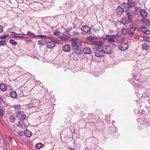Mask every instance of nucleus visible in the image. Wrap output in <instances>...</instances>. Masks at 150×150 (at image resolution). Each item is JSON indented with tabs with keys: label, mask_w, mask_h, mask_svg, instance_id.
Masks as SVG:
<instances>
[{
	"label": "nucleus",
	"mask_w": 150,
	"mask_h": 150,
	"mask_svg": "<svg viewBox=\"0 0 150 150\" xmlns=\"http://www.w3.org/2000/svg\"><path fill=\"white\" fill-rule=\"evenodd\" d=\"M118 48L122 51L126 50L128 48V45L125 42H122L118 45Z\"/></svg>",
	"instance_id": "7ed1b4c3"
},
{
	"label": "nucleus",
	"mask_w": 150,
	"mask_h": 150,
	"mask_svg": "<svg viewBox=\"0 0 150 150\" xmlns=\"http://www.w3.org/2000/svg\"><path fill=\"white\" fill-rule=\"evenodd\" d=\"M4 150H5L4 149Z\"/></svg>",
	"instance_id": "e2e57ef3"
},
{
	"label": "nucleus",
	"mask_w": 150,
	"mask_h": 150,
	"mask_svg": "<svg viewBox=\"0 0 150 150\" xmlns=\"http://www.w3.org/2000/svg\"><path fill=\"white\" fill-rule=\"evenodd\" d=\"M110 37V35H106L105 36V37L104 38V40H107Z\"/></svg>",
	"instance_id": "58836bf2"
},
{
	"label": "nucleus",
	"mask_w": 150,
	"mask_h": 150,
	"mask_svg": "<svg viewBox=\"0 0 150 150\" xmlns=\"http://www.w3.org/2000/svg\"><path fill=\"white\" fill-rule=\"evenodd\" d=\"M17 118L22 121L25 119L26 116L23 112H18L16 114Z\"/></svg>",
	"instance_id": "20e7f679"
},
{
	"label": "nucleus",
	"mask_w": 150,
	"mask_h": 150,
	"mask_svg": "<svg viewBox=\"0 0 150 150\" xmlns=\"http://www.w3.org/2000/svg\"><path fill=\"white\" fill-rule=\"evenodd\" d=\"M134 34H135V33L133 32H131V33H129V35L131 36H132Z\"/></svg>",
	"instance_id": "79ce46f5"
},
{
	"label": "nucleus",
	"mask_w": 150,
	"mask_h": 150,
	"mask_svg": "<svg viewBox=\"0 0 150 150\" xmlns=\"http://www.w3.org/2000/svg\"><path fill=\"white\" fill-rule=\"evenodd\" d=\"M3 27L0 25V33L1 32L3 31Z\"/></svg>",
	"instance_id": "37998d69"
},
{
	"label": "nucleus",
	"mask_w": 150,
	"mask_h": 150,
	"mask_svg": "<svg viewBox=\"0 0 150 150\" xmlns=\"http://www.w3.org/2000/svg\"><path fill=\"white\" fill-rule=\"evenodd\" d=\"M23 125H21V127L22 128H24L26 126V125H25V124H23Z\"/></svg>",
	"instance_id": "603ef678"
},
{
	"label": "nucleus",
	"mask_w": 150,
	"mask_h": 150,
	"mask_svg": "<svg viewBox=\"0 0 150 150\" xmlns=\"http://www.w3.org/2000/svg\"><path fill=\"white\" fill-rule=\"evenodd\" d=\"M52 41L54 42V44H55V43L59 44V40H53L52 41Z\"/></svg>",
	"instance_id": "c9c22d12"
},
{
	"label": "nucleus",
	"mask_w": 150,
	"mask_h": 150,
	"mask_svg": "<svg viewBox=\"0 0 150 150\" xmlns=\"http://www.w3.org/2000/svg\"><path fill=\"white\" fill-rule=\"evenodd\" d=\"M9 94H17V93L16 91H12Z\"/></svg>",
	"instance_id": "09e8293b"
},
{
	"label": "nucleus",
	"mask_w": 150,
	"mask_h": 150,
	"mask_svg": "<svg viewBox=\"0 0 150 150\" xmlns=\"http://www.w3.org/2000/svg\"><path fill=\"white\" fill-rule=\"evenodd\" d=\"M70 150H75V149L73 148H71L70 149Z\"/></svg>",
	"instance_id": "6e6d98bb"
},
{
	"label": "nucleus",
	"mask_w": 150,
	"mask_h": 150,
	"mask_svg": "<svg viewBox=\"0 0 150 150\" xmlns=\"http://www.w3.org/2000/svg\"><path fill=\"white\" fill-rule=\"evenodd\" d=\"M23 37V36H14L13 37L14 38H19V37L22 38V37Z\"/></svg>",
	"instance_id": "8fccbe9b"
},
{
	"label": "nucleus",
	"mask_w": 150,
	"mask_h": 150,
	"mask_svg": "<svg viewBox=\"0 0 150 150\" xmlns=\"http://www.w3.org/2000/svg\"><path fill=\"white\" fill-rule=\"evenodd\" d=\"M8 35H6L5 34H4L0 38L2 39L6 38L8 36Z\"/></svg>",
	"instance_id": "473e14b6"
},
{
	"label": "nucleus",
	"mask_w": 150,
	"mask_h": 150,
	"mask_svg": "<svg viewBox=\"0 0 150 150\" xmlns=\"http://www.w3.org/2000/svg\"><path fill=\"white\" fill-rule=\"evenodd\" d=\"M0 114H1V115L2 116H3V115L2 114V112L1 111H0Z\"/></svg>",
	"instance_id": "13d9d810"
},
{
	"label": "nucleus",
	"mask_w": 150,
	"mask_h": 150,
	"mask_svg": "<svg viewBox=\"0 0 150 150\" xmlns=\"http://www.w3.org/2000/svg\"><path fill=\"white\" fill-rule=\"evenodd\" d=\"M26 35L33 36H37V35H35L34 33H31L30 32H28L27 33Z\"/></svg>",
	"instance_id": "bb28decb"
},
{
	"label": "nucleus",
	"mask_w": 150,
	"mask_h": 150,
	"mask_svg": "<svg viewBox=\"0 0 150 150\" xmlns=\"http://www.w3.org/2000/svg\"><path fill=\"white\" fill-rule=\"evenodd\" d=\"M141 21L146 25H149L150 24V21L148 20L143 19V18H142L141 19Z\"/></svg>",
	"instance_id": "5701e85b"
},
{
	"label": "nucleus",
	"mask_w": 150,
	"mask_h": 150,
	"mask_svg": "<svg viewBox=\"0 0 150 150\" xmlns=\"http://www.w3.org/2000/svg\"><path fill=\"white\" fill-rule=\"evenodd\" d=\"M87 40L91 42H93V40L94 39L93 37H88L87 38Z\"/></svg>",
	"instance_id": "7c9ffc66"
},
{
	"label": "nucleus",
	"mask_w": 150,
	"mask_h": 150,
	"mask_svg": "<svg viewBox=\"0 0 150 150\" xmlns=\"http://www.w3.org/2000/svg\"><path fill=\"white\" fill-rule=\"evenodd\" d=\"M69 38V37L68 36H64L62 37V39L63 40H68Z\"/></svg>",
	"instance_id": "c756f323"
},
{
	"label": "nucleus",
	"mask_w": 150,
	"mask_h": 150,
	"mask_svg": "<svg viewBox=\"0 0 150 150\" xmlns=\"http://www.w3.org/2000/svg\"><path fill=\"white\" fill-rule=\"evenodd\" d=\"M91 28L87 25H83L81 28V29L82 31L86 33H88L91 30Z\"/></svg>",
	"instance_id": "1a4fd4ad"
},
{
	"label": "nucleus",
	"mask_w": 150,
	"mask_h": 150,
	"mask_svg": "<svg viewBox=\"0 0 150 150\" xmlns=\"http://www.w3.org/2000/svg\"><path fill=\"white\" fill-rule=\"evenodd\" d=\"M6 43V42L5 41H0V46H1Z\"/></svg>",
	"instance_id": "4c0bfd02"
},
{
	"label": "nucleus",
	"mask_w": 150,
	"mask_h": 150,
	"mask_svg": "<svg viewBox=\"0 0 150 150\" xmlns=\"http://www.w3.org/2000/svg\"><path fill=\"white\" fill-rule=\"evenodd\" d=\"M34 107L37 106L40 104V101L39 100L35 99L33 102L32 103Z\"/></svg>",
	"instance_id": "412c9836"
},
{
	"label": "nucleus",
	"mask_w": 150,
	"mask_h": 150,
	"mask_svg": "<svg viewBox=\"0 0 150 150\" xmlns=\"http://www.w3.org/2000/svg\"><path fill=\"white\" fill-rule=\"evenodd\" d=\"M139 15L143 18H145L147 17V13L146 11L144 9H141Z\"/></svg>",
	"instance_id": "0eeeda50"
},
{
	"label": "nucleus",
	"mask_w": 150,
	"mask_h": 150,
	"mask_svg": "<svg viewBox=\"0 0 150 150\" xmlns=\"http://www.w3.org/2000/svg\"><path fill=\"white\" fill-rule=\"evenodd\" d=\"M13 107L15 109V111L19 112V111L21 109V105H13Z\"/></svg>",
	"instance_id": "aec40b11"
},
{
	"label": "nucleus",
	"mask_w": 150,
	"mask_h": 150,
	"mask_svg": "<svg viewBox=\"0 0 150 150\" xmlns=\"http://www.w3.org/2000/svg\"><path fill=\"white\" fill-rule=\"evenodd\" d=\"M103 53L106 54L110 53L112 52V48L109 46L107 45L103 47L102 49Z\"/></svg>",
	"instance_id": "39448f33"
},
{
	"label": "nucleus",
	"mask_w": 150,
	"mask_h": 150,
	"mask_svg": "<svg viewBox=\"0 0 150 150\" xmlns=\"http://www.w3.org/2000/svg\"><path fill=\"white\" fill-rule=\"evenodd\" d=\"M93 44L95 45L97 47L99 48L101 47L103 45V42L94 41L93 42Z\"/></svg>",
	"instance_id": "f8f14e48"
},
{
	"label": "nucleus",
	"mask_w": 150,
	"mask_h": 150,
	"mask_svg": "<svg viewBox=\"0 0 150 150\" xmlns=\"http://www.w3.org/2000/svg\"><path fill=\"white\" fill-rule=\"evenodd\" d=\"M9 42L12 45L16 46L17 45V42L13 39H11L9 40Z\"/></svg>",
	"instance_id": "a878e982"
},
{
	"label": "nucleus",
	"mask_w": 150,
	"mask_h": 150,
	"mask_svg": "<svg viewBox=\"0 0 150 150\" xmlns=\"http://www.w3.org/2000/svg\"><path fill=\"white\" fill-rule=\"evenodd\" d=\"M108 41L109 42H115V40L112 37H110L108 39Z\"/></svg>",
	"instance_id": "c85d7f7f"
},
{
	"label": "nucleus",
	"mask_w": 150,
	"mask_h": 150,
	"mask_svg": "<svg viewBox=\"0 0 150 150\" xmlns=\"http://www.w3.org/2000/svg\"><path fill=\"white\" fill-rule=\"evenodd\" d=\"M20 97H21V98L24 97V96L23 94H20Z\"/></svg>",
	"instance_id": "5fc2aeb1"
},
{
	"label": "nucleus",
	"mask_w": 150,
	"mask_h": 150,
	"mask_svg": "<svg viewBox=\"0 0 150 150\" xmlns=\"http://www.w3.org/2000/svg\"><path fill=\"white\" fill-rule=\"evenodd\" d=\"M127 11L126 15L127 16L128 19L129 20V21H132L133 18L132 12L130 11Z\"/></svg>",
	"instance_id": "ddd939ff"
},
{
	"label": "nucleus",
	"mask_w": 150,
	"mask_h": 150,
	"mask_svg": "<svg viewBox=\"0 0 150 150\" xmlns=\"http://www.w3.org/2000/svg\"><path fill=\"white\" fill-rule=\"evenodd\" d=\"M147 30V29L146 28H145V27H143V28H142V30L144 31L145 32V31L146 30Z\"/></svg>",
	"instance_id": "c03bdc74"
},
{
	"label": "nucleus",
	"mask_w": 150,
	"mask_h": 150,
	"mask_svg": "<svg viewBox=\"0 0 150 150\" xmlns=\"http://www.w3.org/2000/svg\"><path fill=\"white\" fill-rule=\"evenodd\" d=\"M24 134L26 137H30L32 135V132L26 129L24 131Z\"/></svg>",
	"instance_id": "f3484780"
},
{
	"label": "nucleus",
	"mask_w": 150,
	"mask_h": 150,
	"mask_svg": "<svg viewBox=\"0 0 150 150\" xmlns=\"http://www.w3.org/2000/svg\"><path fill=\"white\" fill-rule=\"evenodd\" d=\"M53 34L55 35L59 36L60 35V33L58 31L54 32Z\"/></svg>",
	"instance_id": "f704fd0d"
},
{
	"label": "nucleus",
	"mask_w": 150,
	"mask_h": 150,
	"mask_svg": "<svg viewBox=\"0 0 150 150\" xmlns=\"http://www.w3.org/2000/svg\"><path fill=\"white\" fill-rule=\"evenodd\" d=\"M55 45V44H54V42L52 40L50 42H48L46 44L47 47L49 49H52L54 47Z\"/></svg>",
	"instance_id": "9b49d317"
},
{
	"label": "nucleus",
	"mask_w": 150,
	"mask_h": 150,
	"mask_svg": "<svg viewBox=\"0 0 150 150\" xmlns=\"http://www.w3.org/2000/svg\"><path fill=\"white\" fill-rule=\"evenodd\" d=\"M38 44L39 45H44V43L43 41L42 40L38 41Z\"/></svg>",
	"instance_id": "2f4dec72"
},
{
	"label": "nucleus",
	"mask_w": 150,
	"mask_h": 150,
	"mask_svg": "<svg viewBox=\"0 0 150 150\" xmlns=\"http://www.w3.org/2000/svg\"><path fill=\"white\" fill-rule=\"evenodd\" d=\"M136 30H137V31H139V29L138 28H133L132 30L133 31H135Z\"/></svg>",
	"instance_id": "ea45409f"
},
{
	"label": "nucleus",
	"mask_w": 150,
	"mask_h": 150,
	"mask_svg": "<svg viewBox=\"0 0 150 150\" xmlns=\"http://www.w3.org/2000/svg\"><path fill=\"white\" fill-rule=\"evenodd\" d=\"M115 44H112V47H113V48H115Z\"/></svg>",
	"instance_id": "864d4df0"
},
{
	"label": "nucleus",
	"mask_w": 150,
	"mask_h": 150,
	"mask_svg": "<svg viewBox=\"0 0 150 150\" xmlns=\"http://www.w3.org/2000/svg\"><path fill=\"white\" fill-rule=\"evenodd\" d=\"M145 32L147 34H149L150 33V31L149 30H146L145 31Z\"/></svg>",
	"instance_id": "de8ad7c7"
},
{
	"label": "nucleus",
	"mask_w": 150,
	"mask_h": 150,
	"mask_svg": "<svg viewBox=\"0 0 150 150\" xmlns=\"http://www.w3.org/2000/svg\"><path fill=\"white\" fill-rule=\"evenodd\" d=\"M10 139H9V141H11V140L12 139V138L11 137H10V138H9Z\"/></svg>",
	"instance_id": "4d7b16f0"
},
{
	"label": "nucleus",
	"mask_w": 150,
	"mask_h": 150,
	"mask_svg": "<svg viewBox=\"0 0 150 150\" xmlns=\"http://www.w3.org/2000/svg\"><path fill=\"white\" fill-rule=\"evenodd\" d=\"M24 100V99H21V100Z\"/></svg>",
	"instance_id": "052dcab7"
},
{
	"label": "nucleus",
	"mask_w": 150,
	"mask_h": 150,
	"mask_svg": "<svg viewBox=\"0 0 150 150\" xmlns=\"http://www.w3.org/2000/svg\"><path fill=\"white\" fill-rule=\"evenodd\" d=\"M122 33L124 35H126L129 33V30L127 28H123L122 30Z\"/></svg>",
	"instance_id": "b1692460"
},
{
	"label": "nucleus",
	"mask_w": 150,
	"mask_h": 150,
	"mask_svg": "<svg viewBox=\"0 0 150 150\" xmlns=\"http://www.w3.org/2000/svg\"><path fill=\"white\" fill-rule=\"evenodd\" d=\"M135 3L133 0H127V2H123L116 9V13L118 15L122 14L124 11H127L135 7Z\"/></svg>",
	"instance_id": "f257e3e1"
},
{
	"label": "nucleus",
	"mask_w": 150,
	"mask_h": 150,
	"mask_svg": "<svg viewBox=\"0 0 150 150\" xmlns=\"http://www.w3.org/2000/svg\"><path fill=\"white\" fill-rule=\"evenodd\" d=\"M110 37H112L113 39L117 37L116 35H110Z\"/></svg>",
	"instance_id": "49530a36"
},
{
	"label": "nucleus",
	"mask_w": 150,
	"mask_h": 150,
	"mask_svg": "<svg viewBox=\"0 0 150 150\" xmlns=\"http://www.w3.org/2000/svg\"><path fill=\"white\" fill-rule=\"evenodd\" d=\"M7 86L3 83L0 84V89L2 91H5L7 90Z\"/></svg>",
	"instance_id": "dca6fc26"
},
{
	"label": "nucleus",
	"mask_w": 150,
	"mask_h": 150,
	"mask_svg": "<svg viewBox=\"0 0 150 150\" xmlns=\"http://www.w3.org/2000/svg\"><path fill=\"white\" fill-rule=\"evenodd\" d=\"M150 47L148 43H145L142 45V48L143 50H148Z\"/></svg>",
	"instance_id": "a211bd4d"
},
{
	"label": "nucleus",
	"mask_w": 150,
	"mask_h": 150,
	"mask_svg": "<svg viewBox=\"0 0 150 150\" xmlns=\"http://www.w3.org/2000/svg\"><path fill=\"white\" fill-rule=\"evenodd\" d=\"M145 41L149 42H150V38L149 37H146L144 38Z\"/></svg>",
	"instance_id": "e433bc0d"
},
{
	"label": "nucleus",
	"mask_w": 150,
	"mask_h": 150,
	"mask_svg": "<svg viewBox=\"0 0 150 150\" xmlns=\"http://www.w3.org/2000/svg\"><path fill=\"white\" fill-rule=\"evenodd\" d=\"M43 146V144L40 143H38L35 145V147L37 149H40Z\"/></svg>",
	"instance_id": "4be33fe9"
},
{
	"label": "nucleus",
	"mask_w": 150,
	"mask_h": 150,
	"mask_svg": "<svg viewBox=\"0 0 150 150\" xmlns=\"http://www.w3.org/2000/svg\"><path fill=\"white\" fill-rule=\"evenodd\" d=\"M16 119L15 116L13 115L11 116L9 118L10 121L12 123L14 122Z\"/></svg>",
	"instance_id": "393cba45"
},
{
	"label": "nucleus",
	"mask_w": 150,
	"mask_h": 150,
	"mask_svg": "<svg viewBox=\"0 0 150 150\" xmlns=\"http://www.w3.org/2000/svg\"><path fill=\"white\" fill-rule=\"evenodd\" d=\"M140 7H138V6L137 7H135L134 10V14L136 15H139V12H140V11L141 10Z\"/></svg>",
	"instance_id": "6ab92c4d"
},
{
	"label": "nucleus",
	"mask_w": 150,
	"mask_h": 150,
	"mask_svg": "<svg viewBox=\"0 0 150 150\" xmlns=\"http://www.w3.org/2000/svg\"><path fill=\"white\" fill-rule=\"evenodd\" d=\"M70 47L68 44L62 46V50L65 52H69L70 50Z\"/></svg>",
	"instance_id": "4468645a"
},
{
	"label": "nucleus",
	"mask_w": 150,
	"mask_h": 150,
	"mask_svg": "<svg viewBox=\"0 0 150 150\" xmlns=\"http://www.w3.org/2000/svg\"><path fill=\"white\" fill-rule=\"evenodd\" d=\"M10 96L13 98H15L17 96V94H8Z\"/></svg>",
	"instance_id": "72a5a7b5"
},
{
	"label": "nucleus",
	"mask_w": 150,
	"mask_h": 150,
	"mask_svg": "<svg viewBox=\"0 0 150 150\" xmlns=\"http://www.w3.org/2000/svg\"><path fill=\"white\" fill-rule=\"evenodd\" d=\"M26 38H27V39H28V38L27 37H26Z\"/></svg>",
	"instance_id": "680f3d73"
},
{
	"label": "nucleus",
	"mask_w": 150,
	"mask_h": 150,
	"mask_svg": "<svg viewBox=\"0 0 150 150\" xmlns=\"http://www.w3.org/2000/svg\"><path fill=\"white\" fill-rule=\"evenodd\" d=\"M16 34L17 35L18 34H16L15 32H11V35H15Z\"/></svg>",
	"instance_id": "a18cd8bd"
},
{
	"label": "nucleus",
	"mask_w": 150,
	"mask_h": 150,
	"mask_svg": "<svg viewBox=\"0 0 150 150\" xmlns=\"http://www.w3.org/2000/svg\"><path fill=\"white\" fill-rule=\"evenodd\" d=\"M30 39H29V40H27V41L28 42H29L30 41Z\"/></svg>",
	"instance_id": "bf43d9fd"
},
{
	"label": "nucleus",
	"mask_w": 150,
	"mask_h": 150,
	"mask_svg": "<svg viewBox=\"0 0 150 150\" xmlns=\"http://www.w3.org/2000/svg\"><path fill=\"white\" fill-rule=\"evenodd\" d=\"M37 36H38L41 38H45L47 37V36L45 35H37Z\"/></svg>",
	"instance_id": "a19ab883"
},
{
	"label": "nucleus",
	"mask_w": 150,
	"mask_h": 150,
	"mask_svg": "<svg viewBox=\"0 0 150 150\" xmlns=\"http://www.w3.org/2000/svg\"><path fill=\"white\" fill-rule=\"evenodd\" d=\"M73 49L74 50V52L75 54H81V48L79 47L76 48H73Z\"/></svg>",
	"instance_id": "2eb2a0df"
},
{
	"label": "nucleus",
	"mask_w": 150,
	"mask_h": 150,
	"mask_svg": "<svg viewBox=\"0 0 150 150\" xmlns=\"http://www.w3.org/2000/svg\"><path fill=\"white\" fill-rule=\"evenodd\" d=\"M103 53L102 50L100 49H97L95 52V55L97 57H100L102 56H103Z\"/></svg>",
	"instance_id": "423d86ee"
},
{
	"label": "nucleus",
	"mask_w": 150,
	"mask_h": 150,
	"mask_svg": "<svg viewBox=\"0 0 150 150\" xmlns=\"http://www.w3.org/2000/svg\"><path fill=\"white\" fill-rule=\"evenodd\" d=\"M120 22L121 23L124 25H126L129 23L131 22L132 21H129V20L127 19L126 17H124L122 18Z\"/></svg>",
	"instance_id": "6e6552de"
},
{
	"label": "nucleus",
	"mask_w": 150,
	"mask_h": 150,
	"mask_svg": "<svg viewBox=\"0 0 150 150\" xmlns=\"http://www.w3.org/2000/svg\"><path fill=\"white\" fill-rule=\"evenodd\" d=\"M26 107H28L29 108H32L33 107H34V106L33 103H31L30 104H28L26 105Z\"/></svg>",
	"instance_id": "cd10ccee"
},
{
	"label": "nucleus",
	"mask_w": 150,
	"mask_h": 150,
	"mask_svg": "<svg viewBox=\"0 0 150 150\" xmlns=\"http://www.w3.org/2000/svg\"><path fill=\"white\" fill-rule=\"evenodd\" d=\"M83 52L85 54H91L92 52L91 49L88 47L84 48L83 50Z\"/></svg>",
	"instance_id": "9d476101"
},
{
	"label": "nucleus",
	"mask_w": 150,
	"mask_h": 150,
	"mask_svg": "<svg viewBox=\"0 0 150 150\" xmlns=\"http://www.w3.org/2000/svg\"><path fill=\"white\" fill-rule=\"evenodd\" d=\"M77 39L75 38L74 40H73L71 42V45L73 48H76L79 47L81 45L82 43L81 41H78Z\"/></svg>",
	"instance_id": "f03ea898"
},
{
	"label": "nucleus",
	"mask_w": 150,
	"mask_h": 150,
	"mask_svg": "<svg viewBox=\"0 0 150 150\" xmlns=\"http://www.w3.org/2000/svg\"><path fill=\"white\" fill-rule=\"evenodd\" d=\"M79 34V33H78V32H76V31H74V34H73V35H76V34H77V35H78Z\"/></svg>",
	"instance_id": "3c124183"
}]
</instances>
